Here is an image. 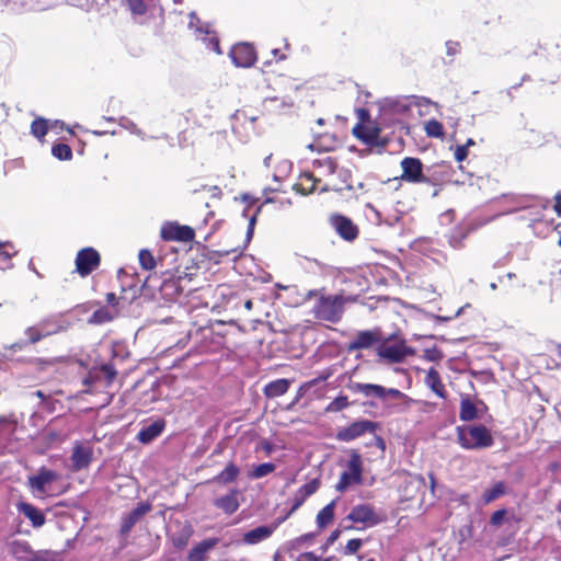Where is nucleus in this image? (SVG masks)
Instances as JSON below:
<instances>
[{
  "label": "nucleus",
  "mask_w": 561,
  "mask_h": 561,
  "mask_svg": "<svg viewBox=\"0 0 561 561\" xmlns=\"http://www.w3.org/2000/svg\"><path fill=\"white\" fill-rule=\"evenodd\" d=\"M358 122L352 129L353 136L368 147L385 148L388 139L381 137V128L371 119L370 112L365 107L356 108Z\"/></svg>",
  "instance_id": "obj_1"
},
{
  "label": "nucleus",
  "mask_w": 561,
  "mask_h": 561,
  "mask_svg": "<svg viewBox=\"0 0 561 561\" xmlns=\"http://www.w3.org/2000/svg\"><path fill=\"white\" fill-rule=\"evenodd\" d=\"M457 440L465 449H483L493 445L490 431L481 424L457 427Z\"/></svg>",
  "instance_id": "obj_2"
},
{
  "label": "nucleus",
  "mask_w": 561,
  "mask_h": 561,
  "mask_svg": "<svg viewBox=\"0 0 561 561\" xmlns=\"http://www.w3.org/2000/svg\"><path fill=\"white\" fill-rule=\"evenodd\" d=\"M517 210H523L524 215L522 216V219L531 224L548 221L550 216L548 206H546L541 201L535 199L533 197H520L516 199L515 206L513 208L499 214L502 216L504 214H510Z\"/></svg>",
  "instance_id": "obj_3"
},
{
  "label": "nucleus",
  "mask_w": 561,
  "mask_h": 561,
  "mask_svg": "<svg viewBox=\"0 0 561 561\" xmlns=\"http://www.w3.org/2000/svg\"><path fill=\"white\" fill-rule=\"evenodd\" d=\"M343 306L342 296H321L313 306L312 312L319 320L336 323L342 318Z\"/></svg>",
  "instance_id": "obj_4"
},
{
  "label": "nucleus",
  "mask_w": 561,
  "mask_h": 561,
  "mask_svg": "<svg viewBox=\"0 0 561 561\" xmlns=\"http://www.w3.org/2000/svg\"><path fill=\"white\" fill-rule=\"evenodd\" d=\"M362 482L363 459L356 450H352L350 454V459L346 462V470L341 473L335 489L339 492H345L352 484H362Z\"/></svg>",
  "instance_id": "obj_5"
},
{
  "label": "nucleus",
  "mask_w": 561,
  "mask_h": 561,
  "mask_svg": "<svg viewBox=\"0 0 561 561\" xmlns=\"http://www.w3.org/2000/svg\"><path fill=\"white\" fill-rule=\"evenodd\" d=\"M497 217H500V214H496L489 218H476L469 221H463L460 225L454 227L450 233L448 234L449 245L454 249H461L463 247V241L471 232L491 222Z\"/></svg>",
  "instance_id": "obj_6"
},
{
  "label": "nucleus",
  "mask_w": 561,
  "mask_h": 561,
  "mask_svg": "<svg viewBox=\"0 0 561 561\" xmlns=\"http://www.w3.org/2000/svg\"><path fill=\"white\" fill-rule=\"evenodd\" d=\"M76 272L81 277L89 276L98 270L101 264L100 253L92 247H87L78 251L75 260Z\"/></svg>",
  "instance_id": "obj_7"
},
{
  "label": "nucleus",
  "mask_w": 561,
  "mask_h": 561,
  "mask_svg": "<svg viewBox=\"0 0 561 561\" xmlns=\"http://www.w3.org/2000/svg\"><path fill=\"white\" fill-rule=\"evenodd\" d=\"M350 389L353 392L360 393L366 398H377L383 400L387 397H391L394 399H400L404 397V394L398 389L385 388L380 385L375 383L353 382L350 385Z\"/></svg>",
  "instance_id": "obj_8"
},
{
  "label": "nucleus",
  "mask_w": 561,
  "mask_h": 561,
  "mask_svg": "<svg viewBox=\"0 0 561 561\" xmlns=\"http://www.w3.org/2000/svg\"><path fill=\"white\" fill-rule=\"evenodd\" d=\"M229 56L237 67H252L257 59L255 47L249 43H238L230 49Z\"/></svg>",
  "instance_id": "obj_9"
},
{
  "label": "nucleus",
  "mask_w": 561,
  "mask_h": 561,
  "mask_svg": "<svg viewBox=\"0 0 561 561\" xmlns=\"http://www.w3.org/2000/svg\"><path fill=\"white\" fill-rule=\"evenodd\" d=\"M313 141L309 145V148L317 149L319 151H331L336 149L341 145V137L333 130H320L310 128Z\"/></svg>",
  "instance_id": "obj_10"
},
{
  "label": "nucleus",
  "mask_w": 561,
  "mask_h": 561,
  "mask_svg": "<svg viewBox=\"0 0 561 561\" xmlns=\"http://www.w3.org/2000/svg\"><path fill=\"white\" fill-rule=\"evenodd\" d=\"M346 518L353 523L363 524L365 527H374L382 522V518L369 504L354 506Z\"/></svg>",
  "instance_id": "obj_11"
},
{
  "label": "nucleus",
  "mask_w": 561,
  "mask_h": 561,
  "mask_svg": "<svg viewBox=\"0 0 561 561\" xmlns=\"http://www.w3.org/2000/svg\"><path fill=\"white\" fill-rule=\"evenodd\" d=\"M377 424L369 420H360L352 423L350 426L340 430L336 438L340 442H352L365 433H375Z\"/></svg>",
  "instance_id": "obj_12"
},
{
  "label": "nucleus",
  "mask_w": 561,
  "mask_h": 561,
  "mask_svg": "<svg viewBox=\"0 0 561 561\" xmlns=\"http://www.w3.org/2000/svg\"><path fill=\"white\" fill-rule=\"evenodd\" d=\"M195 237V231L192 227L180 225L178 222H165L161 227V238L167 241H181L188 242Z\"/></svg>",
  "instance_id": "obj_13"
},
{
  "label": "nucleus",
  "mask_w": 561,
  "mask_h": 561,
  "mask_svg": "<svg viewBox=\"0 0 561 561\" xmlns=\"http://www.w3.org/2000/svg\"><path fill=\"white\" fill-rule=\"evenodd\" d=\"M284 520L285 518H282L278 523L257 526L249 531H245L242 536L241 542L247 546H254L267 540L277 529L278 525Z\"/></svg>",
  "instance_id": "obj_14"
},
{
  "label": "nucleus",
  "mask_w": 561,
  "mask_h": 561,
  "mask_svg": "<svg viewBox=\"0 0 561 561\" xmlns=\"http://www.w3.org/2000/svg\"><path fill=\"white\" fill-rule=\"evenodd\" d=\"M263 163L271 175H288L293 169V162L282 153H270L264 158Z\"/></svg>",
  "instance_id": "obj_15"
},
{
  "label": "nucleus",
  "mask_w": 561,
  "mask_h": 561,
  "mask_svg": "<svg viewBox=\"0 0 561 561\" xmlns=\"http://www.w3.org/2000/svg\"><path fill=\"white\" fill-rule=\"evenodd\" d=\"M92 448L90 446L76 443L72 448V454L70 457L71 460V469L73 471H80L89 467L92 460Z\"/></svg>",
  "instance_id": "obj_16"
},
{
  "label": "nucleus",
  "mask_w": 561,
  "mask_h": 561,
  "mask_svg": "<svg viewBox=\"0 0 561 561\" xmlns=\"http://www.w3.org/2000/svg\"><path fill=\"white\" fill-rule=\"evenodd\" d=\"M58 479V473L54 470L42 467L37 474L28 478L30 488L37 493L44 494L46 493V488L51 482Z\"/></svg>",
  "instance_id": "obj_17"
},
{
  "label": "nucleus",
  "mask_w": 561,
  "mask_h": 561,
  "mask_svg": "<svg viewBox=\"0 0 561 561\" xmlns=\"http://www.w3.org/2000/svg\"><path fill=\"white\" fill-rule=\"evenodd\" d=\"M412 353V350L407 347L404 344H385L378 348L379 357L388 360L389 363H401Z\"/></svg>",
  "instance_id": "obj_18"
},
{
  "label": "nucleus",
  "mask_w": 561,
  "mask_h": 561,
  "mask_svg": "<svg viewBox=\"0 0 561 561\" xmlns=\"http://www.w3.org/2000/svg\"><path fill=\"white\" fill-rule=\"evenodd\" d=\"M354 178H337L339 183L333 184L332 186L323 185L320 188V192L327 191H335L344 198H351L357 195V190L362 188V183H357V187L354 186L353 180Z\"/></svg>",
  "instance_id": "obj_19"
},
{
  "label": "nucleus",
  "mask_w": 561,
  "mask_h": 561,
  "mask_svg": "<svg viewBox=\"0 0 561 561\" xmlns=\"http://www.w3.org/2000/svg\"><path fill=\"white\" fill-rule=\"evenodd\" d=\"M331 222L336 232L345 240L352 241L357 237V227L352 222L351 219L335 215L331 218Z\"/></svg>",
  "instance_id": "obj_20"
},
{
  "label": "nucleus",
  "mask_w": 561,
  "mask_h": 561,
  "mask_svg": "<svg viewBox=\"0 0 561 561\" xmlns=\"http://www.w3.org/2000/svg\"><path fill=\"white\" fill-rule=\"evenodd\" d=\"M218 542V538H207L201 541L191 549L187 556V561H207L209 551H211Z\"/></svg>",
  "instance_id": "obj_21"
},
{
  "label": "nucleus",
  "mask_w": 561,
  "mask_h": 561,
  "mask_svg": "<svg viewBox=\"0 0 561 561\" xmlns=\"http://www.w3.org/2000/svg\"><path fill=\"white\" fill-rule=\"evenodd\" d=\"M238 495L239 490L232 489L228 494L216 499L214 505L226 514H233L240 506Z\"/></svg>",
  "instance_id": "obj_22"
},
{
  "label": "nucleus",
  "mask_w": 561,
  "mask_h": 561,
  "mask_svg": "<svg viewBox=\"0 0 561 561\" xmlns=\"http://www.w3.org/2000/svg\"><path fill=\"white\" fill-rule=\"evenodd\" d=\"M16 507L21 514L30 519L33 527L39 528L45 524L46 519L43 512L34 505L26 502H20Z\"/></svg>",
  "instance_id": "obj_23"
},
{
  "label": "nucleus",
  "mask_w": 561,
  "mask_h": 561,
  "mask_svg": "<svg viewBox=\"0 0 561 561\" xmlns=\"http://www.w3.org/2000/svg\"><path fill=\"white\" fill-rule=\"evenodd\" d=\"M151 505L148 503H141L130 513H128L122 524V533H128L134 525L148 512H150Z\"/></svg>",
  "instance_id": "obj_24"
},
{
  "label": "nucleus",
  "mask_w": 561,
  "mask_h": 561,
  "mask_svg": "<svg viewBox=\"0 0 561 561\" xmlns=\"http://www.w3.org/2000/svg\"><path fill=\"white\" fill-rule=\"evenodd\" d=\"M424 382L437 397L446 398L445 386L442 382L439 373L434 367L427 370Z\"/></svg>",
  "instance_id": "obj_25"
},
{
  "label": "nucleus",
  "mask_w": 561,
  "mask_h": 561,
  "mask_svg": "<svg viewBox=\"0 0 561 561\" xmlns=\"http://www.w3.org/2000/svg\"><path fill=\"white\" fill-rule=\"evenodd\" d=\"M10 553L19 561H27L32 557V548L27 541L13 540L9 543Z\"/></svg>",
  "instance_id": "obj_26"
},
{
  "label": "nucleus",
  "mask_w": 561,
  "mask_h": 561,
  "mask_svg": "<svg viewBox=\"0 0 561 561\" xmlns=\"http://www.w3.org/2000/svg\"><path fill=\"white\" fill-rule=\"evenodd\" d=\"M377 341V336L371 331H360L356 339L348 344V351H358L369 348Z\"/></svg>",
  "instance_id": "obj_27"
},
{
  "label": "nucleus",
  "mask_w": 561,
  "mask_h": 561,
  "mask_svg": "<svg viewBox=\"0 0 561 561\" xmlns=\"http://www.w3.org/2000/svg\"><path fill=\"white\" fill-rule=\"evenodd\" d=\"M164 428V423L162 421H156L148 426L142 427L138 433V440L148 444L158 437Z\"/></svg>",
  "instance_id": "obj_28"
},
{
  "label": "nucleus",
  "mask_w": 561,
  "mask_h": 561,
  "mask_svg": "<svg viewBox=\"0 0 561 561\" xmlns=\"http://www.w3.org/2000/svg\"><path fill=\"white\" fill-rule=\"evenodd\" d=\"M508 492V488L505 482L497 481L492 486L485 489L481 495V500L484 504H490L495 500L502 497Z\"/></svg>",
  "instance_id": "obj_29"
},
{
  "label": "nucleus",
  "mask_w": 561,
  "mask_h": 561,
  "mask_svg": "<svg viewBox=\"0 0 561 561\" xmlns=\"http://www.w3.org/2000/svg\"><path fill=\"white\" fill-rule=\"evenodd\" d=\"M289 385V380L285 378L271 381L264 387V394L267 398H276L283 396L288 391Z\"/></svg>",
  "instance_id": "obj_30"
},
{
  "label": "nucleus",
  "mask_w": 561,
  "mask_h": 561,
  "mask_svg": "<svg viewBox=\"0 0 561 561\" xmlns=\"http://www.w3.org/2000/svg\"><path fill=\"white\" fill-rule=\"evenodd\" d=\"M38 323L45 329V331L49 332V335L64 332L70 327V322L61 318H49Z\"/></svg>",
  "instance_id": "obj_31"
},
{
  "label": "nucleus",
  "mask_w": 561,
  "mask_h": 561,
  "mask_svg": "<svg viewBox=\"0 0 561 561\" xmlns=\"http://www.w3.org/2000/svg\"><path fill=\"white\" fill-rule=\"evenodd\" d=\"M401 175H423V163L419 158L405 157L401 161Z\"/></svg>",
  "instance_id": "obj_32"
},
{
  "label": "nucleus",
  "mask_w": 561,
  "mask_h": 561,
  "mask_svg": "<svg viewBox=\"0 0 561 561\" xmlns=\"http://www.w3.org/2000/svg\"><path fill=\"white\" fill-rule=\"evenodd\" d=\"M304 181L300 183H293L291 190L295 191L297 194H300L302 196H307L318 190V178H302Z\"/></svg>",
  "instance_id": "obj_33"
},
{
  "label": "nucleus",
  "mask_w": 561,
  "mask_h": 561,
  "mask_svg": "<svg viewBox=\"0 0 561 561\" xmlns=\"http://www.w3.org/2000/svg\"><path fill=\"white\" fill-rule=\"evenodd\" d=\"M336 500L331 501L327 504L317 515V525L319 528L327 527L334 518Z\"/></svg>",
  "instance_id": "obj_34"
},
{
  "label": "nucleus",
  "mask_w": 561,
  "mask_h": 561,
  "mask_svg": "<svg viewBox=\"0 0 561 561\" xmlns=\"http://www.w3.org/2000/svg\"><path fill=\"white\" fill-rule=\"evenodd\" d=\"M240 473V469L233 462H229L225 469L215 478L220 483L233 482Z\"/></svg>",
  "instance_id": "obj_35"
},
{
  "label": "nucleus",
  "mask_w": 561,
  "mask_h": 561,
  "mask_svg": "<svg viewBox=\"0 0 561 561\" xmlns=\"http://www.w3.org/2000/svg\"><path fill=\"white\" fill-rule=\"evenodd\" d=\"M25 336L27 337V343L35 344L39 342L41 340L49 336V332L45 331L43 327H41L39 323L28 327L24 331Z\"/></svg>",
  "instance_id": "obj_36"
},
{
  "label": "nucleus",
  "mask_w": 561,
  "mask_h": 561,
  "mask_svg": "<svg viewBox=\"0 0 561 561\" xmlns=\"http://www.w3.org/2000/svg\"><path fill=\"white\" fill-rule=\"evenodd\" d=\"M424 130L428 137L444 138L445 136L443 124L435 118H432L425 123Z\"/></svg>",
  "instance_id": "obj_37"
},
{
  "label": "nucleus",
  "mask_w": 561,
  "mask_h": 561,
  "mask_svg": "<svg viewBox=\"0 0 561 561\" xmlns=\"http://www.w3.org/2000/svg\"><path fill=\"white\" fill-rule=\"evenodd\" d=\"M276 469L275 465L272 462H264L257 466H254L252 470L249 472V478L251 479H261L270 473L274 472Z\"/></svg>",
  "instance_id": "obj_38"
},
{
  "label": "nucleus",
  "mask_w": 561,
  "mask_h": 561,
  "mask_svg": "<svg viewBox=\"0 0 561 561\" xmlns=\"http://www.w3.org/2000/svg\"><path fill=\"white\" fill-rule=\"evenodd\" d=\"M31 133L37 139L44 138L48 133V122L42 117L35 118L31 124Z\"/></svg>",
  "instance_id": "obj_39"
},
{
  "label": "nucleus",
  "mask_w": 561,
  "mask_h": 561,
  "mask_svg": "<svg viewBox=\"0 0 561 561\" xmlns=\"http://www.w3.org/2000/svg\"><path fill=\"white\" fill-rule=\"evenodd\" d=\"M459 416L462 421H472L476 419L477 408L469 399L461 401Z\"/></svg>",
  "instance_id": "obj_40"
},
{
  "label": "nucleus",
  "mask_w": 561,
  "mask_h": 561,
  "mask_svg": "<svg viewBox=\"0 0 561 561\" xmlns=\"http://www.w3.org/2000/svg\"><path fill=\"white\" fill-rule=\"evenodd\" d=\"M18 253L14 244L10 241H0V259L8 263L7 267H11L10 260Z\"/></svg>",
  "instance_id": "obj_41"
},
{
  "label": "nucleus",
  "mask_w": 561,
  "mask_h": 561,
  "mask_svg": "<svg viewBox=\"0 0 561 561\" xmlns=\"http://www.w3.org/2000/svg\"><path fill=\"white\" fill-rule=\"evenodd\" d=\"M113 318L114 314L110 310L106 308H100L92 313L91 318L89 319V323L102 324L113 320Z\"/></svg>",
  "instance_id": "obj_42"
},
{
  "label": "nucleus",
  "mask_w": 561,
  "mask_h": 561,
  "mask_svg": "<svg viewBox=\"0 0 561 561\" xmlns=\"http://www.w3.org/2000/svg\"><path fill=\"white\" fill-rule=\"evenodd\" d=\"M152 0H127L128 8L134 15L146 14Z\"/></svg>",
  "instance_id": "obj_43"
},
{
  "label": "nucleus",
  "mask_w": 561,
  "mask_h": 561,
  "mask_svg": "<svg viewBox=\"0 0 561 561\" xmlns=\"http://www.w3.org/2000/svg\"><path fill=\"white\" fill-rule=\"evenodd\" d=\"M138 257H139L140 266L144 270L151 271L156 267V260L149 250H147V249L140 250Z\"/></svg>",
  "instance_id": "obj_44"
},
{
  "label": "nucleus",
  "mask_w": 561,
  "mask_h": 561,
  "mask_svg": "<svg viewBox=\"0 0 561 561\" xmlns=\"http://www.w3.org/2000/svg\"><path fill=\"white\" fill-rule=\"evenodd\" d=\"M51 153L59 160H69L72 158V150L67 144H57L53 146Z\"/></svg>",
  "instance_id": "obj_45"
},
{
  "label": "nucleus",
  "mask_w": 561,
  "mask_h": 561,
  "mask_svg": "<svg viewBox=\"0 0 561 561\" xmlns=\"http://www.w3.org/2000/svg\"><path fill=\"white\" fill-rule=\"evenodd\" d=\"M348 399L346 396L336 397L327 408L329 412H340L348 407Z\"/></svg>",
  "instance_id": "obj_46"
},
{
  "label": "nucleus",
  "mask_w": 561,
  "mask_h": 561,
  "mask_svg": "<svg viewBox=\"0 0 561 561\" xmlns=\"http://www.w3.org/2000/svg\"><path fill=\"white\" fill-rule=\"evenodd\" d=\"M319 488L318 480H311L310 482L304 484L298 492L307 500L310 495H312Z\"/></svg>",
  "instance_id": "obj_47"
},
{
  "label": "nucleus",
  "mask_w": 561,
  "mask_h": 561,
  "mask_svg": "<svg viewBox=\"0 0 561 561\" xmlns=\"http://www.w3.org/2000/svg\"><path fill=\"white\" fill-rule=\"evenodd\" d=\"M506 514L507 511L504 508L495 511L490 518V524L496 527L501 526L505 520Z\"/></svg>",
  "instance_id": "obj_48"
},
{
  "label": "nucleus",
  "mask_w": 561,
  "mask_h": 561,
  "mask_svg": "<svg viewBox=\"0 0 561 561\" xmlns=\"http://www.w3.org/2000/svg\"><path fill=\"white\" fill-rule=\"evenodd\" d=\"M305 501H306V499L297 491L293 499L291 508H290L289 513L287 514V516H285L284 518L286 519L290 514H293L295 511H297L304 504Z\"/></svg>",
  "instance_id": "obj_49"
},
{
  "label": "nucleus",
  "mask_w": 561,
  "mask_h": 561,
  "mask_svg": "<svg viewBox=\"0 0 561 561\" xmlns=\"http://www.w3.org/2000/svg\"><path fill=\"white\" fill-rule=\"evenodd\" d=\"M360 547H362L360 539H351L345 547V553L354 554L359 550Z\"/></svg>",
  "instance_id": "obj_50"
},
{
  "label": "nucleus",
  "mask_w": 561,
  "mask_h": 561,
  "mask_svg": "<svg viewBox=\"0 0 561 561\" xmlns=\"http://www.w3.org/2000/svg\"><path fill=\"white\" fill-rule=\"evenodd\" d=\"M259 211H260V207L256 209V211L249 219V225H248V230H247V240L248 241L253 236V231H254V227H255V224H256V217H257Z\"/></svg>",
  "instance_id": "obj_51"
},
{
  "label": "nucleus",
  "mask_w": 561,
  "mask_h": 561,
  "mask_svg": "<svg viewBox=\"0 0 561 561\" xmlns=\"http://www.w3.org/2000/svg\"><path fill=\"white\" fill-rule=\"evenodd\" d=\"M454 156H455L456 161H458V162L463 161L468 157L467 146H463V145L457 146L455 149Z\"/></svg>",
  "instance_id": "obj_52"
},
{
  "label": "nucleus",
  "mask_w": 561,
  "mask_h": 561,
  "mask_svg": "<svg viewBox=\"0 0 561 561\" xmlns=\"http://www.w3.org/2000/svg\"><path fill=\"white\" fill-rule=\"evenodd\" d=\"M209 41V47L215 51L217 53L218 55H220L222 51L220 49V42L218 39L217 36L213 35L208 38Z\"/></svg>",
  "instance_id": "obj_53"
},
{
  "label": "nucleus",
  "mask_w": 561,
  "mask_h": 561,
  "mask_svg": "<svg viewBox=\"0 0 561 561\" xmlns=\"http://www.w3.org/2000/svg\"><path fill=\"white\" fill-rule=\"evenodd\" d=\"M548 210H549V215H551L552 213H557L558 216L561 217V195H557L556 197V203L551 206V207H548Z\"/></svg>",
  "instance_id": "obj_54"
},
{
  "label": "nucleus",
  "mask_w": 561,
  "mask_h": 561,
  "mask_svg": "<svg viewBox=\"0 0 561 561\" xmlns=\"http://www.w3.org/2000/svg\"><path fill=\"white\" fill-rule=\"evenodd\" d=\"M27 345V342L26 341H18L13 344H11L10 346H8V348L12 352H20L22 351L25 346Z\"/></svg>",
  "instance_id": "obj_55"
},
{
  "label": "nucleus",
  "mask_w": 561,
  "mask_h": 561,
  "mask_svg": "<svg viewBox=\"0 0 561 561\" xmlns=\"http://www.w3.org/2000/svg\"><path fill=\"white\" fill-rule=\"evenodd\" d=\"M304 558L306 561H333L331 558L322 559L318 556H316L313 552H307Z\"/></svg>",
  "instance_id": "obj_56"
},
{
  "label": "nucleus",
  "mask_w": 561,
  "mask_h": 561,
  "mask_svg": "<svg viewBox=\"0 0 561 561\" xmlns=\"http://www.w3.org/2000/svg\"><path fill=\"white\" fill-rule=\"evenodd\" d=\"M425 357H426V359H428V360L435 362V360H437V359H439V358H440V355H439V353H438L437 351H435V350H432V351H430V350H428V351H426V353H425Z\"/></svg>",
  "instance_id": "obj_57"
},
{
  "label": "nucleus",
  "mask_w": 561,
  "mask_h": 561,
  "mask_svg": "<svg viewBox=\"0 0 561 561\" xmlns=\"http://www.w3.org/2000/svg\"><path fill=\"white\" fill-rule=\"evenodd\" d=\"M4 424L15 425L16 424V420L14 419L13 415L0 416V425H4Z\"/></svg>",
  "instance_id": "obj_58"
},
{
  "label": "nucleus",
  "mask_w": 561,
  "mask_h": 561,
  "mask_svg": "<svg viewBox=\"0 0 561 561\" xmlns=\"http://www.w3.org/2000/svg\"><path fill=\"white\" fill-rule=\"evenodd\" d=\"M340 534H341V531L339 529L332 531L327 540V545H329V546L333 545L335 542V540H337V538L340 537Z\"/></svg>",
  "instance_id": "obj_59"
},
{
  "label": "nucleus",
  "mask_w": 561,
  "mask_h": 561,
  "mask_svg": "<svg viewBox=\"0 0 561 561\" xmlns=\"http://www.w3.org/2000/svg\"><path fill=\"white\" fill-rule=\"evenodd\" d=\"M106 302L111 306H115L117 304V298H116L115 294L108 293L106 295Z\"/></svg>",
  "instance_id": "obj_60"
},
{
  "label": "nucleus",
  "mask_w": 561,
  "mask_h": 561,
  "mask_svg": "<svg viewBox=\"0 0 561 561\" xmlns=\"http://www.w3.org/2000/svg\"><path fill=\"white\" fill-rule=\"evenodd\" d=\"M195 21L198 22V18L196 16L195 13H191L190 14V22H188V26L192 28V27H196L195 26Z\"/></svg>",
  "instance_id": "obj_61"
},
{
  "label": "nucleus",
  "mask_w": 561,
  "mask_h": 561,
  "mask_svg": "<svg viewBox=\"0 0 561 561\" xmlns=\"http://www.w3.org/2000/svg\"><path fill=\"white\" fill-rule=\"evenodd\" d=\"M274 179V182H275V186H271L268 190L272 191V192H277L279 191V179L278 176H275L273 178Z\"/></svg>",
  "instance_id": "obj_62"
},
{
  "label": "nucleus",
  "mask_w": 561,
  "mask_h": 561,
  "mask_svg": "<svg viewBox=\"0 0 561 561\" xmlns=\"http://www.w3.org/2000/svg\"><path fill=\"white\" fill-rule=\"evenodd\" d=\"M104 371H105V374L107 375V377L110 379H112L114 377V375H115V371L111 367H108V366L104 367Z\"/></svg>",
  "instance_id": "obj_63"
},
{
  "label": "nucleus",
  "mask_w": 561,
  "mask_h": 561,
  "mask_svg": "<svg viewBox=\"0 0 561 561\" xmlns=\"http://www.w3.org/2000/svg\"><path fill=\"white\" fill-rule=\"evenodd\" d=\"M273 55L278 59V60H283L285 59V55L283 54H279V49H273Z\"/></svg>",
  "instance_id": "obj_64"
}]
</instances>
